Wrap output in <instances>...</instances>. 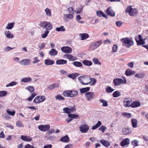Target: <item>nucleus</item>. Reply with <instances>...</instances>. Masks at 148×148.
Returning <instances> with one entry per match:
<instances>
[{"label":"nucleus","instance_id":"052dcab7","mask_svg":"<svg viewBox=\"0 0 148 148\" xmlns=\"http://www.w3.org/2000/svg\"><path fill=\"white\" fill-rule=\"evenodd\" d=\"M107 127L103 125H102L99 128V130L101 131L102 132H105V130L107 129Z\"/></svg>","mask_w":148,"mask_h":148},{"label":"nucleus","instance_id":"9b49d317","mask_svg":"<svg viewBox=\"0 0 148 148\" xmlns=\"http://www.w3.org/2000/svg\"><path fill=\"white\" fill-rule=\"evenodd\" d=\"M61 50L63 52L67 53H71L72 51V49L67 46L64 47H62Z\"/></svg>","mask_w":148,"mask_h":148},{"label":"nucleus","instance_id":"2eb2a0df","mask_svg":"<svg viewBox=\"0 0 148 148\" xmlns=\"http://www.w3.org/2000/svg\"><path fill=\"white\" fill-rule=\"evenodd\" d=\"M73 15L69 13L65 14L64 15V19L66 21H67L68 19H71L73 18Z\"/></svg>","mask_w":148,"mask_h":148},{"label":"nucleus","instance_id":"f8f14e48","mask_svg":"<svg viewBox=\"0 0 148 148\" xmlns=\"http://www.w3.org/2000/svg\"><path fill=\"white\" fill-rule=\"evenodd\" d=\"M68 116L70 118V119L68 118L66 119V121L68 123H69L70 122L72 121L73 118L76 119L78 117V116L77 115L75 114H69Z\"/></svg>","mask_w":148,"mask_h":148},{"label":"nucleus","instance_id":"f03ea898","mask_svg":"<svg viewBox=\"0 0 148 148\" xmlns=\"http://www.w3.org/2000/svg\"><path fill=\"white\" fill-rule=\"evenodd\" d=\"M114 84L115 86L120 85L121 84H126V80L125 77H123V80L121 78H116L113 80Z\"/></svg>","mask_w":148,"mask_h":148},{"label":"nucleus","instance_id":"a18cd8bd","mask_svg":"<svg viewBox=\"0 0 148 148\" xmlns=\"http://www.w3.org/2000/svg\"><path fill=\"white\" fill-rule=\"evenodd\" d=\"M45 12L46 13V15L49 16H51V10L50 9L48 8H46L45 10Z\"/></svg>","mask_w":148,"mask_h":148},{"label":"nucleus","instance_id":"a19ab883","mask_svg":"<svg viewBox=\"0 0 148 148\" xmlns=\"http://www.w3.org/2000/svg\"><path fill=\"white\" fill-rule=\"evenodd\" d=\"M138 141L137 140H134L131 142V144L134 147L138 146Z\"/></svg>","mask_w":148,"mask_h":148},{"label":"nucleus","instance_id":"2f4dec72","mask_svg":"<svg viewBox=\"0 0 148 148\" xmlns=\"http://www.w3.org/2000/svg\"><path fill=\"white\" fill-rule=\"evenodd\" d=\"M90 88L87 87L85 88H82L80 89V91L81 93H84L89 90Z\"/></svg>","mask_w":148,"mask_h":148},{"label":"nucleus","instance_id":"3c124183","mask_svg":"<svg viewBox=\"0 0 148 148\" xmlns=\"http://www.w3.org/2000/svg\"><path fill=\"white\" fill-rule=\"evenodd\" d=\"M56 30L58 32L64 31H65V29L63 26H61L60 27H57L56 29Z\"/></svg>","mask_w":148,"mask_h":148},{"label":"nucleus","instance_id":"774afa93","mask_svg":"<svg viewBox=\"0 0 148 148\" xmlns=\"http://www.w3.org/2000/svg\"><path fill=\"white\" fill-rule=\"evenodd\" d=\"M24 147L25 148H35L33 146L28 144L26 145Z\"/></svg>","mask_w":148,"mask_h":148},{"label":"nucleus","instance_id":"338daca9","mask_svg":"<svg viewBox=\"0 0 148 148\" xmlns=\"http://www.w3.org/2000/svg\"><path fill=\"white\" fill-rule=\"evenodd\" d=\"M118 46L116 45H113L112 47V52H115L116 51L117 49Z\"/></svg>","mask_w":148,"mask_h":148},{"label":"nucleus","instance_id":"6ab92c4d","mask_svg":"<svg viewBox=\"0 0 148 148\" xmlns=\"http://www.w3.org/2000/svg\"><path fill=\"white\" fill-rule=\"evenodd\" d=\"M67 62L66 60H62V59H59L57 60L56 61V64H57L58 65H62L64 64H66Z\"/></svg>","mask_w":148,"mask_h":148},{"label":"nucleus","instance_id":"09e8293b","mask_svg":"<svg viewBox=\"0 0 148 148\" xmlns=\"http://www.w3.org/2000/svg\"><path fill=\"white\" fill-rule=\"evenodd\" d=\"M70 91L71 90L64 91L63 92V95L65 96L70 97Z\"/></svg>","mask_w":148,"mask_h":148},{"label":"nucleus","instance_id":"423d86ee","mask_svg":"<svg viewBox=\"0 0 148 148\" xmlns=\"http://www.w3.org/2000/svg\"><path fill=\"white\" fill-rule=\"evenodd\" d=\"M45 99V97L44 96H37L34 99V101L36 103H38L43 101Z\"/></svg>","mask_w":148,"mask_h":148},{"label":"nucleus","instance_id":"6e6552de","mask_svg":"<svg viewBox=\"0 0 148 148\" xmlns=\"http://www.w3.org/2000/svg\"><path fill=\"white\" fill-rule=\"evenodd\" d=\"M89 126L86 124L83 125L79 127L80 131L82 133H86L89 130Z\"/></svg>","mask_w":148,"mask_h":148},{"label":"nucleus","instance_id":"c03bdc74","mask_svg":"<svg viewBox=\"0 0 148 148\" xmlns=\"http://www.w3.org/2000/svg\"><path fill=\"white\" fill-rule=\"evenodd\" d=\"M145 75V74L144 73H142L136 74L135 75V76L138 78H143Z\"/></svg>","mask_w":148,"mask_h":148},{"label":"nucleus","instance_id":"e2e57ef3","mask_svg":"<svg viewBox=\"0 0 148 148\" xmlns=\"http://www.w3.org/2000/svg\"><path fill=\"white\" fill-rule=\"evenodd\" d=\"M3 117H4L7 119H11V117L10 116L9 114L7 113H5L3 115Z\"/></svg>","mask_w":148,"mask_h":148},{"label":"nucleus","instance_id":"7c9ffc66","mask_svg":"<svg viewBox=\"0 0 148 148\" xmlns=\"http://www.w3.org/2000/svg\"><path fill=\"white\" fill-rule=\"evenodd\" d=\"M64 58L71 60H74V59L73 56L70 54H65L64 55Z\"/></svg>","mask_w":148,"mask_h":148},{"label":"nucleus","instance_id":"473e14b6","mask_svg":"<svg viewBox=\"0 0 148 148\" xmlns=\"http://www.w3.org/2000/svg\"><path fill=\"white\" fill-rule=\"evenodd\" d=\"M135 40L137 42V45H144L145 44V42L142 39L138 40L137 38H135Z\"/></svg>","mask_w":148,"mask_h":148},{"label":"nucleus","instance_id":"ea45409f","mask_svg":"<svg viewBox=\"0 0 148 148\" xmlns=\"http://www.w3.org/2000/svg\"><path fill=\"white\" fill-rule=\"evenodd\" d=\"M73 64L77 67H81L82 65V64L81 62L77 61L74 62L73 63Z\"/></svg>","mask_w":148,"mask_h":148},{"label":"nucleus","instance_id":"c756f323","mask_svg":"<svg viewBox=\"0 0 148 148\" xmlns=\"http://www.w3.org/2000/svg\"><path fill=\"white\" fill-rule=\"evenodd\" d=\"M32 80V79L30 77L24 78L21 79L22 82L26 83L30 82Z\"/></svg>","mask_w":148,"mask_h":148},{"label":"nucleus","instance_id":"0eeeda50","mask_svg":"<svg viewBox=\"0 0 148 148\" xmlns=\"http://www.w3.org/2000/svg\"><path fill=\"white\" fill-rule=\"evenodd\" d=\"M49 125H40L38 126V129L41 131L45 132L48 130L50 128Z\"/></svg>","mask_w":148,"mask_h":148},{"label":"nucleus","instance_id":"f704fd0d","mask_svg":"<svg viewBox=\"0 0 148 148\" xmlns=\"http://www.w3.org/2000/svg\"><path fill=\"white\" fill-rule=\"evenodd\" d=\"M101 124V122L100 121H99L95 125L92 126V129L94 130L96 129L100 126Z\"/></svg>","mask_w":148,"mask_h":148},{"label":"nucleus","instance_id":"864d4df0","mask_svg":"<svg viewBox=\"0 0 148 148\" xmlns=\"http://www.w3.org/2000/svg\"><path fill=\"white\" fill-rule=\"evenodd\" d=\"M17 84V82H15L13 81L11 83H9L6 86V87H8L9 86H13L16 85Z\"/></svg>","mask_w":148,"mask_h":148},{"label":"nucleus","instance_id":"dca6fc26","mask_svg":"<svg viewBox=\"0 0 148 148\" xmlns=\"http://www.w3.org/2000/svg\"><path fill=\"white\" fill-rule=\"evenodd\" d=\"M130 143L129 139L126 138L123 140L121 142V146H124L128 145Z\"/></svg>","mask_w":148,"mask_h":148},{"label":"nucleus","instance_id":"72a5a7b5","mask_svg":"<svg viewBox=\"0 0 148 148\" xmlns=\"http://www.w3.org/2000/svg\"><path fill=\"white\" fill-rule=\"evenodd\" d=\"M60 140L61 141L63 142H67L69 141V138L68 136H65L61 138Z\"/></svg>","mask_w":148,"mask_h":148},{"label":"nucleus","instance_id":"f3484780","mask_svg":"<svg viewBox=\"0 0 148 148\" xmlns=\"http://www.w3.org/2000/svg\"><path fill=\"white\" fill-rule=\"evenodd\" d=\"M21 138L25 141L29 142L32 140V138L29 136L21 135Z\"/></svg>","mask_w":148,"mask_h":148},{"label":"nucleus","instance_id":"20e7f679","mask_svg":"<svg viewBox=\"0 0 148 148\" xmlns=\"http://www.w3.org/2000/svg\"><path fill=\"white\" fill-rule=\"evenodd\" d=\"M121 41L123 43L122 46L126 47L128 48L130 47V38H125L120 39Z\"/></svg>","mask_w":148,"mask_h":148},{"label":"nucleus","instance_id":"58836bf2","mask_svg":"<svg viewBox=\"0 0 148 148\" xmlns=\"http://www.w3.org/2000/svg\"><path fill=\"white\" fill-rule=\"evenodd\" d=\"M14 23H9L6 26V29H12L14 27Z\"/></svg>","mask_w":148,"mask_h":148},{"label":"nucleus","instance_id":"c9c22d12","mask_svg":"<svg viewBox=\"0 0 148 148\" xmlns=\"http://www.w3.org/2000/svg\"><path fill=\"white\" fill-rule=\"evenodd\" d=\"M49 53L51 56H55L57 54V51L55 49H52L49 51Z\"/></svg>","mask_w":148,"mask_h":148},{"label":"nucleus","instance_id":"a211bd4d","mask_svg":"<svg viewBox=\"0 0 148 148\" xmlns=\"http://www.w3.org/2000/svg\"><path fill=\"white\" fill-rule=\"evenodd\" d=\"M101 40L95 42L91 46L92 47L94 48V49H96L101 45Z\"/></svg>","mask_w":148,"mask_h":148},{"label":"nucleus","instance_id":"4c0bfd02","mask_svg":"<svg viewBox=\"0 0 148 148\" xmlns=\"http://www.w3.org/2000/svg\"><path fill=\"white\" fill-rule=\"evenodd\" d=\"M100 102L103 103L102 106L106 107L108 106V103L107 102L103 99H101L99 100Z\"/></svg>","mask_w":148,"mask_h":148},{"label":"nucleus","instance_id":"bf43d9fd","mask_svg":"<svg viewBox=\"0 0 148 148\" xmlns=\"http://www.w3.org/2000/svg\"><path fill=\"white\" fill-rule=\"evenodd\" d=\"M7 94V92L5 91H2L0 92V97H4Z\"/></svg>","mask_w":148,"mask_h":148},{"label":"nucleus","instance_id":"37998d69","mask_svg":"<svg viewBox=\"0 0 148 148\" xmlns=\"http://www.w3.org/2000/svg\"><path fill=\"white\" fill-rule=\"evenodd\" d=\"M80 35L82 37V40H85L88 37V35L87 34H81Z\"/></svg>","mask_w":148,"mask_h":148},{"label":"nucleus","instance_id":"b1692460","mask_svg":"<svg viewBox=\"0 0 148 148\" xmlns=\"http://www.w3.org/2000/svg\"><path fill=\"white\" fill-rule=\"evenodd\" d=\"M5 34L6 37L9 38H12L13 37V35L9 31H5Z\"/></svg>","mask_w":148,"mask_h":148},{"label":"nucleus","instance_id":"9d476101","mask_svg":"<svg viewBox=\"0 0 148 148\" xmlns=\"http://www.w3.org/2000/svg\"><path fill=\"white\" fill-rule=\"evenodd\" d=\"M19 63L24 66L29 65L31 63V60L28 58L24 59L21 61Z\"/></svg>","mask_w":148,"mask_h":148},{"label":"nucleus","instance_id":"4d7b16f0","mask_svg":"<svg viewBox=\"0 0 148 148\" xmlns=\"http://www.w3.org/2000/svg\"><path fill=\"white\" fill-rule=\"evenodd\" d=\"M14 49V48H11L9 46L5 47L4 49V51L5 52H8Z\"/></svg>","mask_w":148,"mask_h":148},{"label":"nucleus","instance_id":"69168bd1","mask_svg":"<svg viewBox=\"0 0 148 148\" xmlns=\"http://www.w3.org/2000/svg\"><path fill=\"white\" fill-rule=\"evenodd\" d=\"M69 13H72V12L74 11L73 8L72 7H69L66 10Z\"/></svg>","mask_w":148,"mask_h":148},{"label":"nucleus","instance_id":"39448f33","mask_svg":"<svg viewBox=\"0 0 148 148\" xmlns=\"http://www.w3.org/2000/svg\"><path fill=\"white\" fill-rule=\"evenodd\" d=\"M85 96L87 100L91 101L94 98L95 94L92 92H87L85 94Z\"/></svg>","mask_w":148,"mask_h":148},{"label":"nucleus","instance_id":"bb28decb","mask_svg":"<svg viewBox=\"0 0 148 148\" xmlns=\"http://www.w3.org/2000/svg\"><path fill=\"white\" fill-rule=\"evenodd\" d=\"M131 123L132 125V126L134 128H136L137 126V121L136 119H132L131 120Z\"/></svg>","mask_w":148,"mask_h":148},{"label":"nucleus","instance_id":"4468645a","mask_svg":"<svg viewBox=\"0 0 148 148\" xmlns=\"http://www.w3.org/2000/svg\"><path fill=\"white\" fill-rule=\"evenodd\" d=\"M75 110L74 107H70V108L66 107L63 109L64 113H69Z\"/></svg>","mask_w":148,"mask_h":148},{"label":"nucleus","instance_id":"8fccbe9b","mask_svg":"<svg viewBox=\"0 0 148 148\" xmlns=\"http://www.w3.org/2000/svg\"><path fill=\"white\" fill-rule=\"evenodd\" d=\"M16 125L17 127H23L24 125L23 123L20 121H18L16 122Z\"/></svg>","mask_w":148,"mask_h":148},{"label":"nucleus","instance_id":"5701e85b","mask_svg":"<svg viewBox=\"0 0 148 148\" xmlns=\"http://www.w3.org/2000/svg\"><path fill=\"white\" fill-rule=\"evenodd\" d=\"M130 100L129 98H125L123 101V105L125 107H130Z\"/></svg>","mask_w":148,"mask_h":148},{"label":"nucleus","instance_id":"680f3d73","mask_svg":"<svg viewBox=\"0 0 148 148\" xmlns=\"http://www.w3.org/2000/svg\"><path fill=\"white\" fill-rule=\"evenodd\" d=\"M129 132V130L128 129L125 128L123 130V133L124 135L128 134Z\"/></svg>","mask_w":148,"mask_h":148},{"label":"nucleus","instance_id":"e433bc0d","mask_svg":"<svg viewBox=\"0 0 148 148\" xmlns=\"http://www.w3.org/2000/svg\"><path fill=\"white\" fill-rule=\"evenodd\" d=\"M79 75V74L77 73H75V74L72 73L69 75L68 77L70 78H72L73 79H74L75 77H77Z\"/></svg>","mask_w":148,"mask_h":148},{"label":"nucleus","instance_id":"4be33fe9","mask_svg":"<svg viewBox=\"0 0 148 148\" xmlns=\"http://www.w3.org/2000/svg\"><path fill=\"white\" fill-rule=\"evenodd\" d=\"M140 103L139 102L134 101L130 105V106L135 108L140 106Z\"/></svg>","mask_w":148,"mask_h":148},{"label":"nucleus","instance_id":"cd10ccee","mask_svg":"<svg viewBox=\"0 0 148 148\" xmlns=\"http://www.w3.org/2000/svg\"><path fill=\"white\" fill-rule=\"evenodd\" d=\"M100 142L103 145L106 147H108L110 145V144L108 141L105 140H102L100 141Z\"/></svg>","mask_w":148,"mask_h":148},{"label":"nucleus","instance_id":"49530a36","mask_svg":"<svg viewBox=\"0 0 148 148\" xmlns=\"http://www.w3.org/2000/svg\"><path fill=\"white\" fill-rule=\"evenodd\" d=\"M92 62L95 64L101 65V63L99 61L97 58H95L92 60Z\"/></svg>","mask_w":148,"mask_h":148},{"label":"nucleus","instance_id":"393cba45","mask_svg":"<svg viewBox=\"0 0 148 148\" xmlns=\"http://www.w3.org/2000/svg\"><path fill=\"white\" fill-rule=\"evenodd\" d=\"M82 63L84 65L88 66L92 64V63L91 61L87 60H85L83 61Z\"/></svg>","mask_w":148,"mask_h":148},{"label":"nucleus","instance_id":"13d9d810","mask_svg":"<svg viewBox=\"0 0 148 148\" xmlns=\"http://www.w3.org/2000/svg\"><path fill=\"white\" fill-rule=\"evenodd\" d=\"M7 113L10 115H11L12 116H13L15 115V112L14 111H11L9 110H7L6 111Z\"/></svg>","mask_w":148,"mask_h":148},{"label":"nucleus","instance_id":"f257e3e1","mask_svg":"<svg viewBox=\"0 0 148 148\" xmlns=\"http://www.w3.org/2000/svg\"><path fill=\"white\" fill-rule=\"evenodd\" d=\"M78 79L80 83L83 85H87L90 83L91 81L90 78L87 76H80L79 77Z\"/></svg>","mask_w":148,"mask_h":148},{"label":"nucleus","instance_id":"de8ad7c7","mask_svg":"<svg viewBox=\"0 0 148 148\" xmlns=\"http://www.w3.org/2000/svg\"><path fill=\"white\" fill-rule=\"evenodd\" d=\"M55 98L56 100L64 101V98L60 95H58L55 96Z\"/></svg>","mask_w":148,"mask_h":148},{"label":"nucleus","instance_id":"0e129e2a","mask_svg":"<svg viewBox=\"0 0 148 148\" xmlns=\"http://www.w3.org/2000/svg\"><path fill=\"white\" fill-rule=\"evenodd\" d=\"M90 80L91 81H90V82H92V83L90 84V85H94L96 82V80L94 78H90Z\"/></svg>","mask_w":148,"mask_h":148},{"label":"nucleus","instance_id":"412c9836","mask_svg":"<svg viewBox=\"0 0 148 148\" xmlns=\"http://www.w3.org/2000/svg\"><path fill=\"white\" fill-rule=\"evenodd\" d=\"M45 64L47 65H51L54 64V62L50 59H47L45 60L44 62Z\"/></svg>","mask_w":148,"mask_h":148},{"label":"nucleus","instance_id":"ddd939ff","mask_svg":"<svg viewBox=\"0 0 148 148\" xmlns=\"http://www.w3.org/2000/svg\"><path fill=\"white\" fill-rule=\"evenodd\" d=\"M138 12L136 8H133L132 6H130V16H134L138 14Z\"/></svg>","mask_w":148,"mask_h":148},{"label":"nucleus","instance_id":"79ce46f5","mask_svg":"<svg viewBox=\"0 0 148 148\" xmlns=\"http://www.w3.org/2000/svg\"><path fill=\"white\" fill-rule=\"evenodd\" d=\"M120 95L121 92L118 91H115L113 94V96L114 97H118Z\"/></svg>","mask_w":148,"mask_h":148},{"label":"nucleus","instance_id":"6e6d98bb","mask_svg":"<svg viewBox=\"0 0 148 148\" xmlns=\"http://www.w3.org/2000/svg\"><path fill=\"white\" fill-rule=\"evenodd\" d=\"M114 90L110 86L108 87L106 89V91L108 92H112L114 91Z\"/></svg>","mask_w":148,"mask_h":148},{"label":"nucleus","instance_id":"7ed1b4c3","mask_svg":"<svg viewBox=\"0 0 148 148\" xmlns=\"http://www.w3.org/2000/svg\"><path fill=\"white\" fill-rule=\"evenodd\" d=\"M40 24L41 27L45 28L47 30H50L52 29V25L50 23L46 21L41 22Z\"/></svg>","mask_w":148,"mask_h":148},{"label":"nucleus","instance_id":"1a4fd4ad","mask_svg":"<svg viewBox=\"0 0 148 148\" xmlns=\"http://www.w3.org/2000/svg\"><path fill=\"white\" fill-rule=\"evenodd\" d=\"M106 13L108 15L110 16H115V13L110 7H109L106 10Z\"/></svg>","mask_w":148,"mask_h":148},{"label":"nucleus","instance_id":"c85d7f7f","mask_svg":"<svg viewBox=\"0 0 148 148\" xmlns=\"http://www.w3.org/2000/svg\"><path fill=\"white\" fill-rule=\"evenodd\" d=\"M78 94L77 91L75 90H72L70 91V97H73L76 96Z\"/></svg>","mask_w":148,"mask_h":148},{"label":"nucleus","instance_id":"a878e982","mask_svg":"<svg viewBox=\"0 0 148 148\" xmlns=\"http://www.w3.org/2000/svg\"><path fill=\"white\" fill-rule=\"evenodd\" d=\"M96 13L97 16L99 17L103 16L105 18L107 17V15L101 11H97Z\"/></svg>","mask_w":148,"mask_h":148},{"label":"nucleus","instance_id":"603ef678","mask_svg":"<svg viewBox=\"0 0 148 148\" xmlns=\"http://www.w3.org/2000/svg\"><path fill=\"white\" fill-rule=\"evenodd\" d=\"M26 89L28 90L30 92H32L34 91V88L32 86H27Z\"/></svg>","mask_w":148,"mask_h":148},{"label":"nucleus","instance_id":"5fc2aeb1","mask_svg":"<svg viewBox=\"0 0 148 148\" xmlns=\"http://www.w3.org/2000/svg\"><path fill=\"white\" fill-rule=\"evenodd\" d=\"M49 31L48 30H46L45 32V33L41 35V37L42 38H46L49 33Z\"/></svg>","mask_w":148,"mask_h":148},{"label":"nucleus","instance_id":"aec40b11","mask_svg":"<svg viewBox=\"0 0 148 148\" xmlns=\"http://www.w3.org/2000/svg\"><path fill=\"white\" fill-rule=\"evenodd\" d=\"M58 85L57 84H53L49 85L47 88V89L49 90H51L53 89L56 87H58Z\"/></svg>","mask_w":148,"mask_h":148}]
</instances>
